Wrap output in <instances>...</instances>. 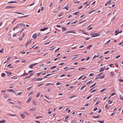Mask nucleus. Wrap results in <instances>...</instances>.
Instances as JSON below:
<instances>
[{"label":"nucleus","instance_id":"37998d69","mask_svg":"<svg viewBox=\"0 0 123 123\" xmlns=\"http://www.w3.org/2000/svg\"><path fill=\"white\" fill-rule=\"evenodd\" d=\"M94 75V74L93 73H91L90 74V75H89V76H93Z\"/></svg>","mask_w":123,"mask_h":123},{"label":"nucleus","instance_id":"a878e982","mask_svg":"<svg viewBox=\"0 0 123 123\" xmlns=\"http://www.w3.org/2000/svg\"><path fill=\"white\" fill-rule=\"evenodd\" d=\"M82 6H82L81 5V6H80L78 7L77 8L79 9H81L82 8Z\"/></svg>","mask_w":123,"mask_h":123},{"label":"nucleus","instance_id":"2f4dec72","mask_svg":"<svg viewBox=\"0 0 123 123\" xmlns=\"http://www.w3.org/2000/svg\"><path fill=\"white\" fill-rule=\"evenodd\" d=\"M14 12L15 13H17V14H23V15L24 14V13H22L21 12Z\"/></svg>","mask_w":123,"mask_h":123},{"label":"nucleus","instance_id":"3c124183","mask_svg":"<svg viewBox=\"0 0 123 123\" xmlns=\"http://www.w3.org/2000/svg\"><path fill=\"white\" fill-rule=\"evenodd\" d=\"M31 101V99H28V100H27V102L28 103H29Z\"/></svg>","mask_w":123,"mask_h":123},{"label":"nucleus","instance_id":"393cba45","mask_svg":"<svg viewBox=\"0 0 123 123\" xmlns=\"http://www.w3.org/2000/svg\"><path fill=\"white\" fill-rule=\"evenodd\" d=\"M114 75V73L113 72H111V75L113 76Z\"/></svg>","mask_w":123,"mask_h":123},{"label":"nucleus","instance_id":"5701e85b","mask_svg":"<svg viewBox=\"0 0 123 123\" xmlns=\"http://www.w3.org/2000/svg\"><path fill=\"white\" fill-rule=\"evenodd\" d=\"M122 32V31H118V32H117V33L115 34V35L116 36V35H117L118 34L121 33Z\"/></svg>","mask_w":123,"mask_h":123},{"label":"nucleus","instance_id":"f03ea898","mask_svg":"<svg viewBox=\"0 0 123 123\" xmlns=\"http://www.w3.org/2000/svg\"><path fill=\"white\" fill-rule=\"evenodd\" d=\"M37 63H34V64H31V65H30L29 66V68H32L33 67L35 66V65L37 64Z\"/></svg>","mask_w":123,"mask_h":123},{"label":"nucleus","instance_id":"473e14b6","mask_svg":"<svg viewBox=\"0 0 123 123\" xmlns=\"http://www.w3.org/2000/svg\"><path fill=\"white\" fill-rule=\"evenodd\" d=\"M8 72V73L7 74H8V76L12 74V72H10L9 71V72Z\"/></svg>","mask_w":123,"mask_h":123},{"label":"nucleus","instance_id":"052dcab7","mask_svg":"<svg viewBox=\"0 0 123 123\" xmlns=\"http://www.w3.org/2000/svg\"><path fill=\"white\" fill-rule=\"evenodd\" d=\"M43 85V84H39V85H37V86L38 87H39V86H42V85Z\"/></svg>","mask_w":123,"mask_h":123},{"label":"nucleus","instance_id":"bf43d9fd","mask_svg":"<svg viewBox=\"0 0 123 123\" xmlns=\"http://www.w3.org/2000/svg\"><path fill=\"white\" fill-rule=\"evenodd\" d=\"M90 58V57H88L86 59V60L87 61Z\"/></svg>","mask_w":123,"mask_h":123},{"label":"nucleus","instance_id":"13d9d810","mask_svg":"<svg viewBox=\"0 0 123 123\" xmlns=\"http://www.w3.org/2000/svg\"><path fill=\"white\" fill-rule=\"evenodd\" d=\"M120 55H117L115 58L116 59H117L118 58L120 57Z\"/></svg>","mask_w":123,"mask_h":123},{"label":"nucleus","instance_id":"6e6552de","mask_svg":"<svg viewBox=\"0 0 123 123\" xmlns=\"http://www.w3.org/2000/svg\"><path fill=\"white\" fill-rule=\"evenodd\" d=\"M100 117V116L99 115L97 116H92V117L94 118H99Z\"/></svg>","mask_w":123,"mask_h":123},{"label":"nucleus","instance_id":"338daca9","mask_svg":"<svg viewBox=\"0 0 123 123\" xmlns=\"http://www.w3.org/2000/svg\"><path fill=\"white\" fill-rule=\"evenodd\" d=\"M115 93H111V96H113V95H115Z\"/></svg>","mask_w":123,"mask_h":123},{"label":"nucleus","instance_id":"4468645a","mask_svg":"<svg viewBox=\"0 0 123 123\" xmlns=\"http://www.w3.org/2000/svg\"><path fill=\"white\" fill-rule=\"evenodd\" d=\"M20 116L22 117V118H25V116L23 114H20Z\"/></svg>","mask_w":123,"mask_h":123},{"label":"nucleus","instance_id":"de8ad7c7","mask_svg":"<svg viewBox=\"0 0 123 123\" xmlns=\"http://www.w3.org/2000/svg\"><path fill=\"white\" fill-rule=\"evenodd\" d=\"M99 101H98L95 104V105H96L98 104H99Z\"/></svg>","mask_w":123,"mask_h":123},{"label":"nucleus","instance_id":"8fccbe9b","mask_svg":"<svg viewBox=\"0 0 123 123\" xmlns=\"http://www.w3.org/2000/svg\"><path fill=\"white\" fill-rule=\"evenodd\" d=\"M91 96H92V95H90L89 96L87 97L86 98V99H88L91 97Z\"/></svg>","mask_w":123,"mask_h":123},{"label":"nucleus","instance_id":"e433bc0d","mask_svg":"<svg viewBox=\"0 0 123 123\" xmlns=\"http://www.w3.org/2000/svg\"><path fill=\"white\" fill-rule=\"evenodd\" d=\"M98 122H99L101 123H103L104 122V121L103 120V121H97Z\"/></svg>","mask_w":123,"mask_h":123},{"label":"nucleus","instance_id":"6ab92c4d","mask_svg":"<svg viewBox=\"0 0 123 123\" xmlns=\"http://www.w3.org/2000/svg\"><path fill=\"white\" fill-rule=\"evenodd\" d=\"M5 76V74L4 73H2L1 74V76L2 77H4Z\"/></svg>","mask_w":123,"mask_h":123},{"label":"nucleus","instance_id":"a211bd4d","mask_svg":"<svg viewBox=\"0 0 123 123\" xmlns=\"http://www.w3.org/2000/svg\"><path fill=\"white\" fill-rule=\"evenodd\" d=\"M43 78H38L37 79H36L35 80L36 81H39V80H43Z\"/></svg>","mask_w":123,"mask_h":123},{"label":"nucleus","instance_id":"f257e3e1","mask_svg":"<svg viewBox=\"0 0 123 123\" xmlns=\"http://www.w3.org/2000/svg\"><path fill=\"white\" fill-rule=\"evenodd\" d=\"M100 34L99 33H92L90 34V35H92L91 37H96L100 36Z\"/></svg>","mask_w":123,"mask_h":123},{"label":"nucleus","instance_id":"680f3d73","mask_svg":"<svg viewBox=\"0 0 123 123\" xmlns=\"http://www.w3.org/2000/svg\"><path fill=\"white\" fill-rule=\"evenodd\" d=\"M63 8H65V9H66L67 10H68V7H67L66 6H65V7H64Z\"/></svg>","mask_w":123,"mask_h":123},{"label":"nucleus","instance_id":"f704fd0d","mask_svg":"<svg viewBox=\"0 0 123 123\" xmlns=\"http://www.w3.org/2000/svg\"><path fill=\"white\" fill-rule=\"evenodd\" d=\"M71 33H72L74 34H76V31H74V30L71 31Z\"/></svg>","mask_w":123,"mask_h":123},{"label":"nucleus","instance_id":"7ed1b4c3","mask_svg":"<svg viewBox=\"0 0 123 123\" xmlns=\"http://www.w3.org/2000/svg\"><path fill=\"white\" fill-rule=\"evenodd\" d=\"M48 29V27H44L43 29H42L40 30V31H44L45 30H46Z\"/></svg>","mask_w":123,"mask_h":123},{"label":"nucleus","instance_id":"72a5a7b5","mask_svg":"<svg viewBox=\"0 0 123 123\" xmlns=\"http://www.w3.org/2000/svg\"><path fill=\"white\" fill-rule=\"evenodd\" d=\"M106 89L105 88H104L103 89H102V90H101L100 92H103V91H104L105 90H106Z\"/></svg>","mask_w":123,"mask_h":123},{"label":"nucleus","instance_id":"e2e57ef3","mask_svg":"<svg viewBox=\"0 0 123 123\" xmlns=\"http://www.w3.org/2000/svg\"><path fill=\"white\" fill-rule=\"evenodd\" d=\"M96 90H92V91H91V92H90L91 93H92V92H95L96 91Z\"/></svg>","mask_w":123,"mask_h":123},{"label":"nucleus","instance_id":"39448f33","mask_svg":"<svg viewBox=\"0 0 123 123\" xmlns=\"http://www.w3.org/2000/svg\"><path fill=\"white\" fill-rule=\"evenodd\" d=\"M33 73H31L29 76H28L26 77L24 79V80H25L27 78H30V77L32 75H33Z\"/></svg>","mask_w":123,"mask_h":123},{"label":"nucleus","instance_id":"79ce46f5","mask_svg":"<svg viewBox=\"0 0 123 123\" xmlns=\"http://www.w3.org/2000/svg\"><path fill=\"white\" fill-rule=\"evenodd\" d=\"M105 108H107V109L109 108V107L108 106V105H106L105 106Z\"/></svg>","mask_w":123,"mask_h":123},{"label":"nucleus","instance_id":"9b49d317","mask_svg":"<svg viewBox=\"0 0 123 123\" xmlns=\"http://www.w3.org/2000/svg\"><path fill=\"white\" fill-rule=\"evenodd\" d=\"M97 54L98 55H94V57H93L92 58V59H93L95 58L96 57H98L99 56V55H98V53H97Z\"/></svg>","mask_w":123,"mask_h":123},{"label":"nucleus","instance_id":"c03bdc74","mask_svg":"<svg viewBox=\"0 0 123 123\" xmlns=\"http://www.w3.org/2000/svg\"><path fill=\"white\" fill-rule=\"evenodd\" d=\"M28 41H27V42H28ZM29 44V43H28V42H27V43H26L25 44V46L26 47H27V45Z\"/></svg>","mask_w":123,"mask_h":123},{"label":"nucleus","instance_id":"4c0bfd02","mask_svg":"<svg viewBox=\"0 0 123 123\" xmlns=\"http://www.w3.org/2000/svg\"><path fill=\"white\" fill-rule=\"evenodd\" d=\"M42 118V117H41V116H38V117H35V119H38V118Z\"/></svg>","mask_w":123,"mask_h":123},{"label":"nucleus","instance_id":"9d476101","mask_svg":"<svg viewBox=\"0 0 123 123\" xmlns=\"http://www.w3.org/2000/svg\"><path fill=\"white\" fill-rule=\"evenodd\" d=\"M100 70L99 71V72L103 71L105 69V68H103V67H102L101 68H100Z\"/></svg>","mask_w":123,"mask_h":123},{"label":"nucleus","instance_id":"5fc2aeb1","mask_svg":"<svg viewBox=\"0 0 123 123\" xmlns=\"http://www.w3.org/2000/svg\"><path fill=\"white\" fill-rule=\"evenodd\" d=\"M98 108L97 107H95L93 109V111H96L97 110Z\"/></svg>","mask_w":123,"mask_h":123},{"label":"nucleus","instance_id":"864d4df0","mask_svg":"<svg viewBox=\"0 0 123 123\" xmlns=\"http://www.w3.org/2000/svg\"><path fill=\"white\" fill-rule=\"evenodd\" d=\"M64 64V63L62 62L58 64L59 65H62Z\"/></svg>","mask_w":123,"mask_h":123},{"label":"nucleus","instance_id":"ddd939ff","mask_svg":"<svg viewBox=\"0 0 123 123\" xmlns=\"http://www.w3.org/2000/svg\"><path fill=\"white\" fill-rule=\"evenodd\" d=\"M80 13V12H75L73 14V15L75 14V15H77V14H78Z\"/></svg>","mask_w":123,"mask_h":123},{"label":"nucleus","instance_id":"774afa93","mask_svg":"<svg viewBox=\"0 0 123 123\" xmlns=\"http://www.w3.org/2000/svg\"><path fill=\"white\" fill-rule=\"evenodd\" d=\"M35 122H37V123H41V122L40 121H35Z\"/></svg>","mask_w":123,"mask_h":123},{"label":"nucleus","instance_id":"0e129e2a","mask_svg":"<svg viewBox=\"0 0 123 123\" xmlns=\"http://www.w3.org/2000/svg\"><path fill=\"white\" fill-rule=\"evenodd\" d=\"M109 52V51H107L105 52L104 53V54H106L107 53Z\"/></svg>","mask_w":123,"mask_h":123},{"label":"nucleus","instance_id":"aec40b11","mask_svg":"<svg viewBox=\"0 0 123 123\" xmlns=\"http://www.w3.org/2000/svg\"><path fill=\"white\" fill-rule=\"evenodd\" d=\"M92 46V45H90L89 46L87 47V49H90V48Z\"/></svg>","mask_w":123,"mask_h":123},{"label":"nucleus","instance_id":"cd10ccee","mask_svg":"<svg viewBox=\"0 0 123 123\" xmlns=\"http://www.w3.org/2000/svg\"><path fill=\"white\" fill-rule=\"evenodd\" d=\"M115 66L117 67L118 68V64L117 63H116L115 64Z\"/></svg>","mask_w":123,"mask_h":123},{"label":"nucleus","instance_id":"4d7b16f0","mask_svg":"<svg viewBox=\"0 0 123 123\" xmlns=\"http://www.w3.org/2000/svg\"><path fill=\"white\" fill-rule=\"evenodd\" d=\"M86 21V20H84V21H81L80 23H78L79 24H81V23H83L84 22H85V21Z\"/></svg>","mask_w":123,"mask_h":123},{"label":"nucleus","instance_id":"ea45409f","mask_svg":"<svg viewBox=\"0 0 123 123\" xmlns=\"http://www.w3.org/2000/svg\"><path fill=\"white\" fill-rule=\"evenodd\" d=\"M4 49H2L1 50H0V53H2L3 52V50H4Z\"/></svg>","mask_w":123,"mask_h":123},{"label":"nucleus","instance_id":"f3484780","mask_svg":"<svg viewBox=\"0 0 123 123\" xmlns=\"http://www.w3.org/2000/svg\"><path fill=\"white\" fill-rule=\"evenodd\" d=\"M35 108L34 107L30 109V110H31V111H33L35 110Z\"/></svg>","mask_w":123,"mask_h":123},{"label":"nucleus","instance_id":"09e8293b","mask_svg":"<svg viewBox=\"0 0 123 123\" xmlns=\"http://www.w3.org/2000/svg\"><path fill=\"white\" fill-rule=\"evenodd\" d=\"M40 95V94L39 93H37V95L36 96V97H38L39 96V95Z\"/></svg>","mask_w":123,"mask_h":123},{"label":"nucleus","instance_id":"c756f323","mask_svg":"<svg viewBox=\"0 0 123 123\" xmlns=\"http://www.w3.org/2000/svg\"><path fill=\"white\" fill-rule=\"evenodd\" d=\"M86 69V68H79V70H82L83 69Z\"/></svg>","mask_w":123,"mask_h":123},{"label":"nucleus","instance_id":"2eb2a0df","mask_svg":"<svg viewBox=\"0 0 123 123\" xmlns=\"http://www.w3.org/2000/svg\"><path fill=\"white\" fill-rule=\"evenodd\" d=\"M5 120L4 119H2L0 121V123H4L5 122Z\"/></svg>","mask_w":123,"mask_h":123},{"label":"nucleus","instance_id":"603ef678","mask_svg":"<svg viewBox=\"0 0 123 123\" xmlns=\"http://www.w3.org/2000/svg\"><path fill=\"white\" fill-rule=\"evenodd\" d=\"M11 78H13L14 79H16L17 78V77H16V76H13Z\"/></svg>","mask_w":123,"mask_h":123},{"label":"nucleus","instance_id":"a19ab883","mask_svg":"<svg viewBox=\"0 0 123 123\" xmlns=\"http://www.w3.org/2000/svg\"><path fill=\"white\" fill-rule=\"evenodd\" d=\"M105 77V75L103 76H102L100 77H99V78L100 79H103Z\"/></svg>","mask_w":123,"mask_h":123},{"label":"nucleus","instance_id":"6e6d98bb","mask_svg":"<svg viewBox=\"0 0 123 123\" xmlns=\"http://www.w3.org/2000/svg\"><path fill=\"white\" fill-rule=\"evenodd\" d=\"M56 67V66H53V67H52L51 68H50V69H53V68H55V67Z\"/></svg>","mask_w":123,"mask_h":123},{"label":"nucleus","instance_id":"0eeeda50","mask_svg":"<svg viewBox=\"0 0 123 123\" xmlns=\"http://www.w3.org/2000/svg\"><path fill=\"white\" fill-rule=\"evenodd\" d=\"M37 35L36 34H34L32 36V37L34 39H36L37 38Z\"/></svg>","mask_w":123,"mask_h":123},{"label":"nucleus","instance_id":"b1692460","mask_svg":"<svg viewBox=\"0 0 123 123\" xmlns=\"http://www.w3.org/2000/svg\"><path fill=\"white\" fill-rule=\"evenodd\" d=\"M75 96H76L75 95H73V96H71L70 97H69V99L71 98H73L74 97H75Z\"/></svg>","mask_w":123,"mask_h":123},{"label":"nucleus","instance_id":"20e7f679","mask_svg":"<svg viewBox=\"0 0 123 123\" xmlns=\"http://www.w3.org/2000/svg\"><path fill=\"white\" fill-rule=\"evenodd\" d=\"M62 29V31H64L67 29L66 28L63 26H62L61 27Z\"/></svg>","mask_w":123,"mask_h":123},{"label":"nucleus","instance_id":"4be33fe9","mask_svg":"<svg viewBox=\"0 0 123 123\" xmlns=\"http://www.w3.org/2000/svg\"><path fill=\"white\" fill-rule=\"evenodd\" d=\"M86 86H82L80 89V90H82L85 87H86Z\"/></svg>","mask_w":123,"mask_h":123},{"label":"nucleus","instance_id":"423d86ee","mask_svg":"<svg viewBox=\"0 0 123 123\" xmlns=\"http://www.w3.org/2000/svg\"><path fill=\"white\" fill-rule=\"evenodd\" d=\"M15 8V7H12V6H6L5 8Z\"/></svg>","mask_w":123,"mask_h":123},{"label":"nucleus","instance_id":"58836bf2","mask_svg":"<svg viewBox=\"0 0 123 123\" xmlns=\"http://www.w3.org/2000/svg\"><path fill=\"white\" fill-rule=\"evenodd\" d=\"M51 84H52V83H48L46 84L45 86H48L50 85H51Z\"/></svg>","mask_w":123,"mask_h":123},{"label":"nucleus","instance_id":"412c9836","mask_svg":"<svg viewBox=\"0 0 123 123\" xmlns=\"http://www.w3.org/2000/svg\"><path fill=\"white\" fill-rule=\"evenodd\" d=\"M28 16H18V18H22L26 17Z\"/></svg>","mask_w":123,"mask_h":123},{"label":"nucleus","instance_id":"c85d7f7f","mask_svg":"<svg viewBox=\"0 0 123 123\" xmlns=\"http://www.w3.org/2000/svg\"><path fill=\"white\" fill-rule=\"evenodd\" d=\"M66 75V74H62L60 76V77H62L64 76H65Z\"/></svg>","mask_w":123,"mask_h":123},{"label":"nucleus","instance_id":"f8f14e48","mask_svg":"<svg viewBox=\"0 0 123 123\" xmlns=\"http://www.w3.org/2000/svg\"><path fill=\"white\" fill-rule=\"evenodd\" d=\"M28 73H24L23 74L21 75V76H23L24 75H26L28 74Z\"/></svg>","mask_w":123,"mask_h":123},{"label":"nucleus","instance_id":"69168bd1","mask_svg":"<svg viewBox=\"0 0 123 123\" xmlns=\"http://www.w3.org/2000/svg\"><path fill=\"white\" fill-rule=\"evenodd\" d=\"M119 80L120 82H123V80L119 79Z\"/></svg>","mask_w":123,"mask_h":123},{"label":"nucleus","instance_id":"a18cd8bd","mask_svg":"<svg viewBox=\"0 0 123 123\" xmlns=\"http://www.w3.org/2000/svg\"><path fill=\"white\" fill-rule=\"evenodd\" d=\"M60 57H58V58H56L54 60V61H55L56 60H58L59 59H60Z\"/></svg>","mask_w":123,"mask_h":123},{"label":"nucleus","instance_id":"c9c22d12","mask_svg":"<svg viewBox=\"0 0 123 123\" xmlns=\"http://www.w3.org/2000/svg\"><path fill=\"white\" fill-rule=\"evenodd\" d=\"M95 11V10H93V11H90V12H89L88 13V14H91V13H92V12H93L94 11Z\"/></svg>","mask_w":123,"mask_h":123},{"label":"nucleus","instance_id":"49530a36","mask_svg":"<svg viewBox=\"0 0 123 123\" xmlns=\"http://www.w3.org/2000/svg\"><path fill=\"white\" fill-rule=\"evenodd\" d=\"M61 84V83L58 82L56 83V85H59Z\"/></svg>","mask_w":123,"mask_h":123},{"label":"nucleus","instance_id":"1a4fd4ad","mask_svg":"<svg viewBox=\"0 0 123 123\" xmlns=\"http://www.w3.org/2000/svg\"><path fill=\"white\" fill-rule=\"evenodd\" d=\"M17 2L16 1H9L8 2V3H15Z\"/></svg>","mask_w":123,"mask_h":123},{"label":"nucleus","instance_id":"bb28decb","mask_svg":"<svg viewBox=\"0 0 123 123\" xmlns=\"http://www.w3.org/2000/svg\"><path fill=\"white\" fill-rule=\"evenodd\" d=\"M96 83H94L92 85H91V86L90 87V88H91V87H93V86H95L96 85Z\"/></svg>","mask_w":123,"mask_h":123},{"label":"nucleus","instance_id":"dca6fc26","mask_svg":"<svg viewBox=\"0 0 123 123\" xmlns=\"http://www.w3.org/2000/svg\"><path fill=\"white\" fill-rule=\"evenodd\" d=\"M7 91L10 92H14V90L11 89H8L7 90Z\"/></svg>","mask_w":123,"mask_h":123},{"label":"nucleus","instance_id":"7c9ffc66","mask_svg":"<svg viewBox=\"0 0 123 123\" xmlns=\"http://www.w3.org/2000/svg\"><path fill=\"white\" fill-rule=\"evenodd\" d=\"M75 69L74 68H68V69L66 70H65V71H66V70H71L72 69Z\"/></svg>","mask_w":123,"mask_h":123}]
</instances>
